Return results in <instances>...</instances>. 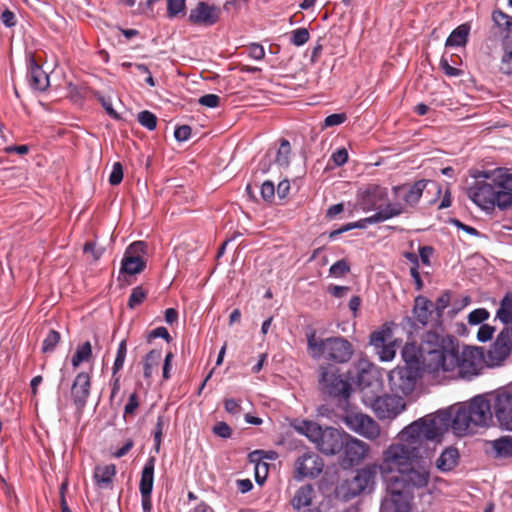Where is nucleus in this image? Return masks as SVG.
<instances>
[{"label":"nucleus","instance_id":"21","mask_svg":"<svg viewBox=\"0 0 512 512\" xmlns=\"http://www.w3.org/2000/svg\"><path fill=\"white\" fill-rule=\"evenodd\" d=\"M91 390V375L88 372H80L76 375L72 387L71 397L75 406L82 409L87 404Z\"/></svg>","mask_w":512,"mask_h":512},{"label":"nucleus","instance_id":"23","mask_svg":"<svg viewBox=\"0 0 512 512\" xmlns=\"http://www.w3.org/2000/svg\"><path fill=\"white\" fill-rule=\"evenodd\" d=\"M343 451L345 459L351 464H358L369 452V446L364 441L345 434Z\"/></svg>","mask_w":512,"mask_h":512},{"label":"nucleus","instance_id":"34","mask_svg":"<svg viewBox=\"0 0 512 512\" xmlns=\"http://www.w3.org/2000/svg\"><path fill=\"white\" fill-rule=\"evenodd\" d=\"M92 346L89 341L78 345L74 355L71 359V364L74 369L78 368L82 363L89 362L92 359Z\"/></svg>","mask_w":512,"mask_h":512},{"label":"nucleus","instance_id":"53","mask_svg":"<svg viewBox=\"0 0 512 512\" xmlns=\"http://www.w3.org/2000/svg\"><path fill=\"white\" fill-rule=\"evenodd\" d=\"M213 433L223 439L231 437L232 430L225 422H218L213 427Z\"/></svg>","mask_w":512,"mask_h":512},{"label":"nucleus","instance_id":"12","mask_svg":"<svg viewBox=\"0 0 512 512\" xmlns=\"http://www.w3.org/2000/svg\"><path fill=\"white\" fill-rule=\"evenodd\" d=\"M388 202L387 188L378 184H368L360 188L356 195V205L363 212L378 211L383 209Z\"/></svg>","mask_w":512,"mask_h":512},{"label":"nucleus","instance_id":"22","mask_svg":"<svg viewBox=\"0 0 512 512\" xmlns=\"http://www.w3.org/2000/svg\"><path fill=\"white\" fill-rule=\"evenodd\" d=\"M218 19L219 9L202 1L199 2L189 14V21L199 26H212Z\"/></svg>","mask_w":512,"mask_h":512},{"label":"nucleus","instance_id":"17","mask_svg":"<svg viewBox=\"0 0 512 512\" xmlns=\"http://www.w3.org/2000/svg\"><path fill=\"white\" fill-rule=\"evenodd\" d=\"M371 408L380 420L394 419L405 409V403L397 394L383 395L374 399Z\"/></svg>","mask_w":512,"mask_h":512},{"label":"nucleus","instance_id":"55","mask_svg":"<svg viewBox=\"0 0 512 512\" xmlns=\"http://www.w3.org/2000/svg\"><path fill=\"white\" fill-rule=\"evenodd\" d=\"M331 159L336 166H342L348 161V152L345 148L337 149L332 153Z\"/></svg>","mask_w":512,"mask_h":512},{"label":"nucleus","instance_id":"31","mask_svg":"<svg viewBox=\"0 0 512 512\" xmlns=\"http://www.w3.org/2000/svg\"><path fill=\"white\" fill-rule=\"evenodd\" d=\"M493 454L497 458L512 457V436H501L489 442Z\"/></svg>","mask_w":512,"mask_h":512},{"label":"nucleus","instance_id":"7","mask_svg":"<svg viewBox=\"0 0 512 512\" xmlns=\"http://www.w3.org/2000/svg\"><path fill=\"white\" fill-rule=\"evenodd\" d=\"M307 350L313 359L325 358L336 363H346L353 355L352 344L341 336L319 338L312 330L306 335Z\"/></svg>","mask_w":512,"mask_h":512},{"label":"nucleus","instance_id":"60","mask_svg":"<svg viewBox=\"0 0 512 512\" xmlns=\"http://www.w3.org/2000/svg\"><path fill=\"white\" fill-rule=\"evenodd\" d=\"M249 56L254 60H262L265 57V50L260 44H251L249 47Z\"/></svg>","mask_w":512,"mask_h":512},{"label":"nucleus","instance_id":"49","mask_svg":"<svg viewBox=\"0 0 512 512\" xmlns=\"http://www.w3.org/2000/svg\"><path fill=\"white\" fill-rule=\"evenodd\" d=\"M500 71L506 75L512 74V51H504L501 58Z\"/></svg>","mask_w":512,"mask_h":512},{"label":"nucleus","instance_id":"2","mask_svg":"<svg viewBox=\"0 0 512 512\" xmlns=\"http://www.w3.org/2000/svg\"><path fill=\"white\" fill-rule=\"evenodd\" d=\"M475 180L466 188V196L485 213L512 207V173L508 168L478 170L471 174Z\"/></svg>","mask_w":512,"mask_h":512},{"label":"nucleus","instance_id":"24","mask_svg":"<svg viewBox=\"0 0 512 512\" xmlns=\"http://www.w3.org/2000/svg\"><path fill=\"white\" fill-rule=\"evenodd\" d=\"M27 81L34 90L45 91L49 86V76L32 55L28 57Z\"/></svg>","mask_w":512,"mask_h":512},{"label":"nucleus","instance_id":"62","mask_svg":"<svg viewBox=\"0 0 512 512\" xmlns=\"http://www.w3.org/2000/svg\"><path fill=\"white\" fill-rule=\"evenodd\" d=\"M440 66L444 73L449 77H456L461 74V70L452 67L446 59H441Z\"/></svg>","mask_w":512,"mask_h":512},{"label":"nucleus","instance_id":"38","mask_svg":"<svg viewBox=\"0 0 512 512\" xmlns=\"http://www.w3.org/2000/svg\"><path fill=\"white\" fill-rule=\"evenodd\" d=\"M186 0H167V16L170 19L185 15Z\"/></svg>","mask_w":512,"mask_h":512},{"label":"nucleus","instance_id":"37","mask_svg":"<svg viewBox=\"0 0 512 512\" xmlns=\"http://www.w3.org/2000/svg\"><path fill=\"white\" fill-rule=\"evenodd\" d=\"M392 336V330L387 325H383L379 330L370 335V344L375 348L388 344Z\"/></svg>","mask_w":512,"mask_h":512},{"label":"nucleus","instance_id":"61","mask_svg":"<svg viewBox=\"0 0 512 512\" xmlns=\"http://www.w3.org/2000/svg\"><path fill=\"white\" fill-rule=\"evenodd\" d=\"M156 338H163L166 341H169L170 335H169L168 330L165 327H157V328L153 329L148 334V340L151 341L152 339H156Z\"/></svg>","mask_w":512,"mask_h":512},{"label":"nucleus","instance_id":"57","mask_svg":"<svg viewBox=\"0 0 512 512\" xmlns=\"http://www.w3.org/2000/svg\"><path fill=\"white\" fill-rule=\"evenodd\" d=\"M191 127L188 125H182L175 129L174 137L179 142L187 141L191 136Z\"/></svg>","mask_w":512,"mask_h":512},{"label":"nucleus","instance_id":"15","mask_svg":"<svg viewBox=\"0 0 512 512\" xmlns=\"http://www.w3.org/2000/svg\"><path fill=\"white\" fill-rule=\"evenodd\" d=\"M147 254V245L142 241L131 243L125 250L121 261V273L135 275L141 273L146 267L144 256Z\"/></svg>","mask_w":512,"mask_h":512},{"label":"nucleus","instance_id":"46","mask_svg":"<svg viewBox=\"0 0 512 512\" xmlns=\"http://www.w3.org/2000/svg\"><path fill=\"white\" fill-rule=\"evenodd\" d=\"M489 318V312L484 308L473 310L468 315V322L471 325H478Z\"/></svg>","mask_w":512,"mask_h":512},{"label":"nucleus","instance_id":"50","mask_svg":"<svg viewBox=\"0 0 512 512\" xmlns=\"http://www.w3.org/2000/svg\"><path fill=\"white\" fill-rule=\"evenodd\" d=\"M347 119L345 113H335L328 115L324 120V128L333 127L344 123Z\"/></svg>","mask_w":512,"mask_h":512},{"label":"nucleus","instance_id":"30","mask_svg":"<svg viewBox=\"0 0 512 512\" xmlns=\"http://www.w3.org/2000/svg\"><path fill=\"white\" fill-rule=\"evenodd\" d=\"M496 319L506 325L504 329L512 331V292H507L496 311Z\"/></svg>","mask_w":512,"mask_h":512},{"label":"nucleus","instance_id":"4","mask_svg":"<svg viewBox=\"0 0 512 512\" xmlns=\"http://www.w3.org/2000/svg\"><path fill=\"white\" fill-rule=\"evenodd\" d=\"M453 410V433L456 436L474 434L493 420L491 401L486 395H477Z\"/></svg>","mask_w":512,"mask_h":512},{"label":"nucleus","instance_id":"44","mask_svg":"<svg viewBox=\"0 0 512 512\" xmlns=\"http://www.w3.org/2000/svg\"><path fill=\"white\" fill-rule=\"evenodd\" d=\"M350 271L349 263L344 260H338L333 265H331L329 269V273L331 276L340 278L343 277L345 274H347Z\"/></svg>","mask_w":512,"mask_h":512},{"label":"nucleus","instance_id":"28","mask_svg":"<svg viewBox=\"0 0 512 512\" xmlns=\"http://www.w3.org/2000/svg\"><path fill=\"white\" fill-rule=\"evenodd\" d=\"M433 304L430 300L423 296H418L415 299V304L413 308V315L415 320L425 326L432 315Z\"/></svg>","mask_w":512,"mask_h":512},{"label":"nucleus","instance_id":"43","mask_svg":"<svg viewBox=\"0 0 512 512\" xmlns=\"http://www.w3.org/2000/svg\"><path fill=\"white\" fill-rule=\"evenodd\" d=\"M60 341V334L55 330H50L42 344V351L52 352Z\"/></svg>","mask_w":512,"mask_h":512},{"label":"nucleus","instance_id":"10","mask_svg":"<svg viewBox=\"0 0 512 512\" xmlns=\"http://www.w3.org/2000/svg\"><path fill=\"white\" fill-rule=\"evenodd\" d=\"M373 484L374 473L370 469H359L351 479H346L337 486L336 494L347 501L366 490H370Z\"/></svg>","mask_w":512,"mask_h":512},{"label":"nucleus","instance_id":"40","mask_svg":"<svg viewBox=\"0 0 512 512\" xmlns=\"http://www.w3.org/2000/svg\"><path fill=\"white\" fill-rule=\"evenodd\" d=\"M146 296L147 292L141 286L134 287L129 296L128 306L131 309L136 308L137 306L143 303Z\"/></svg>","mask_w":512,"mask_h":512},{"label":"nucleus","instance_id":"58","mask_svg":"<svg viewBox=\"0 0 512 512\" xmlns=\"http://www.w3.org/2000/svg\"><path fill=\"white\" fill-rule=\"evenodd\" d=\"M268 472V465L265 462H257L255 466V478L257 483L261 484L265 481Z\"/></svg>","mask_w":512,"mask_h":512},{"label":"nucleus","instance_id":"29","mask_svg":"<svg viewBox=\"0 0 512 512\" xmlns=\"http://www.w3.org/2000/svg\"><path fill=\"white\" fill-rule=\"evenodd\" d=\"M459 460V453L456 448H446L436 460V467L441 472H449L453 470Z\"/></svg>","mask_w":512,"mask_h":512},{"label":"nucleus","instance_id":"45","mask_svg":"<svg viewBox=\"0 0 512 512\" xmlns=\"http://www.w3.org/2000/svg\"><path fill=\"white\" fill-rule=\"evenodd\" d=\"M381 361H391L396 354L395 345L391 342L376 348Z\"/></svg>","mask_w":512,"mask_h":512},{"label":"nucleus","instance_id":"14","mask_svg":"<svg viewBox=\"0 0 512 512\" xmlns=\"http://www.w3.org/2000/svg\"><path fill=\"white\" fill-rule=\"evenodd\" d=\"M343 421L350 430L370 441H374L380 436L379 424L367 414L349 413L343 418Z\"/></svg>","mask_w":512,"mask_h":512},{"label":"nucleus","instance_id":"19","mask_svg":"<svg viewBox=\"0 0 512 512\" xmlns=\"http://www.w3.org/2000/svg\"><path fill=\"white\" fill-rule=\"evenodd\" d=\"M322 459L313 452L304 453L295 463V479L314 478L323 470Z\"/></svg>","mask_w":512,"mask_h":512},{"label":"nucleus","instance_id":"64","mask_svg":"<svg viewBox=\"0 0 512 512\" xmlns=\"http://www.w3.org/2000/svg\"><path fill=\"white\" fill-rule=\"evenodd\" d=\"M450 303L449 293L442 294L436 301L435 308L439 313H442Z\"/></svg>","mask_w":512,"mask_h":512},{"label":"nucleus","instance_id":"6","mask_svg":"<svg viewBox=\"0 0 512 512\" xmlns=\"http://www.w3.org/2000/svg\"><path fill=\"white\" fill-rule=\"evenodd\" d=\"M398 442L391 443L383 452L379 472L388 480L392 474L399 475L419 457L420 447L413 439L402 437V430L397 435Z\"/></svg>","mask_w":512,"mask_h":512},{"label":"nucleus","instance_id":"35","mask_svg":"<svg viewBox=\"0 0 512 512\" xmlns=\"http://www.w3.org/2000/svg\"><path fill=\"white\" fill-rule=\"evenodd\" d=\"M162 357L161 350L153 349L151 350L144 359V367L143 374L146 379H150L158 367L160 360Z\"/></svg>","mask_w":512,"mask_h":512},{"label":"nucleus","instance_id":"16","mask_svg":"<svg viewBox=\"0 0 512 512\" xmlns=\"http://www.w3.org/2000/svg\"><path fill=\"white\" fill-rule=\"evenodd\" d=\"M512 352V331L503 329L493 345L488 349L484 360L489 367L501 366Z\"/></svg>","mask_w":512,"mask_h":512},{"label":"nucleus","instance_id":"41","mask_svg":"<svg viewBox=\"0 0 512 512\" xmlns=\"http://www.w3.org/2000/svg\"><path fill=\"white\" fill-rule=\"evenodd\" d=\"M138 122L150 131L154 130L157 126V118L155 114L148 110L141 111L138 114Z\"/></svg>","mask_w":512,"mask_h":512},{"label":"nucleus","instance_id":"20","mask_svg":"<svg viewBox=\"0 0 512 512\" xmlns=\"http://www.w3.org/2000/svg\"><path fill=\"white\" fill-rule=\"evenodd\" d=\"M315 490L312 485L306 484L299 487L290 500L295 512H321L319 507L314 505Z\"/></svg>","mask_w":512,"mask_h":512},{"label":"nucleus","instance_id":"25","mask_svg":"<svg viewBox=\"0 0 512 512\" xmlns=\"http://www.w3.org/2000/svg\"><path fill=\"white\" fill-rule=\"evenodd\" d=\"M402 209L398 205L385 206L383 209H379L373 215L356 221L357 229H365L368 225L385 222L391 218L399 216Z\"/></svg>","mask_w":512,"mask_h":512},{"label":"nucleus","instance_id":"8","mask_svg":"<svg viewBox=\"0 0 512 512\" xmlns=\"http://www.w3.org/2000/svg\"><path fill=\"white\" fill-rule=\"evenodd\" d=\"M319 387L333 397L348 398L351 393V385L340 374L339 369L332 364L319 367Z\"/></svg>","mask_w":512,"mask_h":512},{"label":"nucleus","instance_id":"39","mask_svg":"<svg viewBox=\"0 0 512 512\" xmlns=\"http://www.w3.org/2000/svg\"><path fill=\"white\" fill-rule=\"evenodd\" d=\"M127 354V343L126 340H122L117 348L115 361L112 367L113 374H117L124 366V362Z\"/></svg>","mask_w":512,"mask_h":512},{"label":"nucleus","instance_id":"32","mask_svg":"<svg viewBox=\"0 0 512 512\" xmlns=\"http://www.w3.org/2000/svg\"><path fill=\"white\" fill-rule=\"evenodd\" d=\"M295 430L298 433L305 435L312 443L316 445L324 428L313 421H302L300 424L295 426Z\"/></svg>","mask_w":512,"mask_h":512},{"label":"nucleus","instance_id":"13","mask_svg":"<svg viewBox=\"0 0 512 512\" xmlns=\"http://www.w3.org/2000/svg\"><path fill=\"white\" fill-rule=\"evenodd\" d=\"M420 372L398 366L390 371L388 381L391 391L399 396L410 395L416 385Z\"/></svg>","mask_w":512,"mask_h":512},{"label":"nucleus","instance_id":"59","mask_svg":"<svg viewBox=\"0 0 512 512\" xmlns=\"http://www.w3.org/2000/svg\"><path fill=\"white\" fill-rule=\"evenodd\" d=\"M224 408L227 413L237 415L241 411L240 400L233 398L226 399L224 402Z\"/></svg>","mask_w":512,"mask_h":512},{"label":"nucleus","instance_id":"18","mask_svg":"<svg viewBox=\"0 0 512 512\" xmlns=\"http://www.w3.org/2000/svg\"><path fill=\"white\" fill-rule=\"evenodd\" d=\"M345 434L336 428L326 427L315 446L325 455H335L343 449Z\"/></svg>","mask_w":512,"mask_h":512},{"label":"nucleus","instance_id":"51","mask_svg":"<svg viewBox=\"0 0 512 512\" xmlns=\"http://www.w3.org/2000/svg\"><path fill=\"white\" fill-rule=\"evenodd\" d=\"M494 332L495 328L493 326L482 324L478 329L477 339L480 342H487L492 339Z\"/></svg>","mask_w":512,"mask_h":512},{"label":"nucleus","instance_id":"52","mask_svg":"<svg viewBox=\"0 0 512 512\" xmlns=\"http://www.w3.org/2000/svg\"><path fill=\"white\" fill-rule=\"evenodd\" d=\"M198 103L208 108H216L219 106L220 97L216 94H205L199 98Z\"/></svg>","mask_w":512,"mask_h":512},{"label":"nucleus","instance_id":"48","mask_svg":"<svg viewBox=\"0 0 512 512\" xmlns=\"http://www.w3.org/2000/svg\"><path fill=\"white\" fill-rule=\"evenodd\" d=\"M163 427H164V418L162 416H159L157 418L155 431H154V446L156 452H159L161 441H162V435H163Z\"/></svg>","mask_w":512,"mask_h":512},{"label":"nucleus","instance_id":"1","mask_svg":"<svg viewBox=\"0 0 512 512\" xmlns=\"http://www.w3.org/2000/svg\"><path fill=\"white\" fill-rule=\"evenodd\" d=\"M405 363L403 367L429 374L451 372L465 364V359L459 355L457 339L451 335H441L434 331H428L423 339V345L419 348L414 343H406L401 351Z\"/></svg>","mask_w":512,"mask_h":512},{"label":"nucleus","instance_id":"33","mask_svg":"<svg viewBox=\"0 0 512 512\" xmlns=\"http://www.w3.org/2000/svg\"><path fill=\"white\" fill-rule=\"evenodd\" d=\"M469 26L462 24L455 28L446 39L445 45L447 47H461L464 46L468 41Z\"/></svg>","mask_w":512,"mask_h":512},{"label":"nucleus","instance_id":"11","mask_svg":"<svg viewBox=\"0 0 512 512\" xmlns=\"http://www.w3.org/2000/svg\"><path fill=\"white\" fill-rule=\"evenodd\" d=\"M493 415L502 429L512 431V384L498 389L491 402Z\"/></svg>","mask_w":512,"mask_h":512},{"label":"nucleus","instance_id":"56","mask_svg":"<svg viewBox=\"0 0 512 512\" xmlns=\"http://www.w3.org/2000/svg\"><path fill=\"white\" fill-rule=\"evenodd\" d=\"M261 196L265 201H271L275 195V187L273 182L265 181L261 185Z\"/></svg>","mask_w":512,"mask_h":512},{"label":"nucleus","instance_id":"63","mask_svg":"<svg viewBox=\"0 0 512 512\" xmlns=\"http://www.w3.org/2000/svg\"><path fill=\"white\" fill-rule=\"evenodd\" d=\"M433 254V248L430 246H421L419 248V257L424 265H430V258Z\"/></svg>","mask_w":512,"mask_h":512},{"label":"nucleus","instance_id":"27","mask_svg":"<svg viewBox=\"0 0 512 512\" xmlns=\"http://www.w3.org/2000/svg\"><path fill=\"white\" fill-rule=\"evenodd\" d=\"M154 467H155V458L150 457L141 473V479L139 484V490L141 495L149 496L152 494L153 483H154Z\"/></svg>","mask_w":512,"mask_h":512},{"label":"nucleus","instance_id":"42","mask_svg":"<svg viewBox=\"0 0 512 512\" xmlns=\"http://www.w3.org/2000/svg\"><path fill=\"white\" fill-rule=\"evenodd\" d=\"M309 39L310 34L306 28H298L291 32L290 42L295 46H303Z\"/></svg>","mask_w":512,"mask_h":512},{"label":"nucleus","instance_id":"9","mask_svg":"<svg viewBox=\"0 0 512 512\" xmlns=\"http://www.w3.org/2000/svg\"><path fill=\"white\" fill-rule=\"evenodd\" d=\"M428 185L427 180H418L413 184H402L397 185L392 188L393 199L385 206L398 205L402 209V212L399 213L405 214L409 213L410 209L416 207L419 203L424 190Z\"/></svg>","mask_w":512,"mask_h":512},{"label":"nucleus","instance_id":"5","mask_svg":"<svg viewBox=\"0 0 512 512\" xmlns=\"http://www.w3.org/2000/svg\"><path fill=\"white\" fill-rule=\"evenodd\" d=\"M451 428L453 410L438 411L420 418L402 429L404 439H413L421 447L426 440H439Z\"/></svg>","mask_w":512,"mask_h":512},{"label":"nucleus","instance_id":"36","mask_svg":"<svg viewBox=\"0 0 512 512\" xmlns=\"http://www.w3.org/2000/svg\"><path fill=\"white\" fill-rule=\"evenodd\" d=\"M291 145L287 139H281L275 156V163L280 167H288L290 164Z\"/></svg>","mask_w":512,"mask_h":512},{"label":"nucleus","instance_id":"47","mask_svg":"<svg viewBox=\"0 0 512 512\" xmlns=\"http://www.w3.org/2000/svg\"><path fill=\"white\" fill-rule=\"evenodd\" d=\"M123 180V168L120 162H115L109 176V183L112 186L120 184Z\"/></svg>","mask_w":512,"mask_h":512},{"label":"nucleus","instance_id":"3","mask_svg":"<svg viewBox=\"0 0 512 512\" xmlns=\"http://www.w3.org/2000/svg\"><path fill=\"white\" fill-rule=\"evenodd\" d=\"M429 481L430 464L414 460L399 475L388 478V496L383 499L381 509L385 512H407L413 490L425 488Z\"/></svg>","mask_w":512,"mask_h":512},{"label":"nucleus","instance_id":"26","mask_svg":"<svg viewBox=\"0 0 512 512\" xmlns=\"http://www.w3.org/2000/svg\"><path fill=\"white\" fill-rule=\"evenodd\" d=\"M116 472V466L114 464L97 465L93 472L95 486L101 490L112 489Z\"/></svg>","mask_w":512,"mask_h":512},{"label":"nucleus","instance_id":"54","mask_svg":"<svg viewBox=\"0 0 512 512\" xmlns=\"http://www.w3.org/2000/svg\"><path fill=\"white\" fill-rule=\"evenodd\" d=\"M138 407H139L138 395L136 393H132L129 396L128 402L126 403V405L124 407V417H126L128 415H133Z\"/></svg>","mask_w":512,"mask_h":512}]
</instances>
